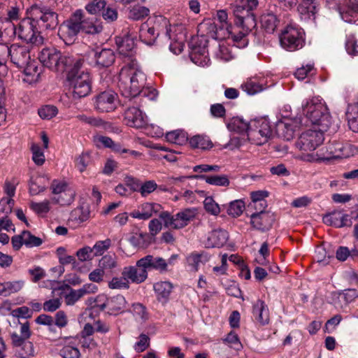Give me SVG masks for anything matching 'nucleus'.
<instances>
[{"instance_id":"f257e3e1","label":"nucleus","mask_w":358,"mask_h":358,"mask_svg":"<svg viewBox=\"0 0 358 358\" xmlns=\"http://www.w3.org/2000/svg\"><path fill=\"white\" fill-rule=\"evenodd\" d=\"M129 60L120 72L118 83L122 94L128 98L138 96L146 83V76L136 60Z\"/></svg>"},{"instance_id":"f03ea898","label":"nucleus","mask_w":358,"mask_h":358,"mask_svg":"<svg viewBox=\"0 0 358 358\" xmlns=\"http://www.w3.org/2000/svg\"><path fill=\"white\" fill-rule=\"evenodd\" d=\"M36 22L29 16L20 21L17 27H15L13 23H8V27L4 28L1 34H5L10 38L17 35L18 37L27 42L34 45H41L43 42V38L41 35L40 31L36 28Z\"/></svg>"},{"instance_id":"7ed1b4c3","label":"nucleus","mask_w":358,"mask_h":358,"mask_svg":"<svg viewBox=\"0 0 358 358\" xmlns=\"http://www.w3.org/2000/svg\"><path fill=\"white\" fill-rule=\"evenodd\" d=\"M17 67L22 68L31 60L30 50L27 46L13 44L10 47L0 43V76L4 77L8 72L6 65L8 57Z\"/></svg>"},{"instance_id":"20e7f679","label":"nucleus","mask_w":358,"mask_h":358,"mask_svg":"<svg viewBox=\"0 0 358 358\" xmlns=\"http://www.w3.org/2000/svg\"><path fill=\"white\" fill-rule=\"evenodd\" d=\"M83 63V59L78 57L72 66L66 71L69 86L73 90V96L78 99L87 96L91 91L90 74L80 69Z\"/></svg>"},{"instance_id":"39448f33","label":"nucleus","mask_w":358,"mask_h":358,"mask_svg":"<svg viewBox=\"0 0 358 358\" xmlns=\"http://www.w3.org/2000/svg\"><path fill=\"white\" fill-rule=\"evenodd\" d=\"M304 117L321 130H327L331 124V117L327 106L320 97H313L302 103Z\"/></svg>"},{"instance_id":"423d86ee","label":"nucleus","mask_w":358,"mask_h":358,"mask_svg":"<svg viewBox=\"0 0 358 358\" xmlns=\"http://www.w3.org/2000/svg\"><path fill=\"white\" fill-rule=\"evenodd\" d=\"M328 155L317 153H301L297 158L308 162L329 161L331 159L346 158L354 155L353 146L348 143L334 142L327 149Z\"/></svg>"},{"instance_id":"0eeeda50","label":"nucleus","mask_w":358,"mask_h":358,"mask_svg":"<svg viewBox=\"0 0 358 358\" xmlns=\"http://www.w3.org/2000/svg\"><path fill=\"white\" fill-rule=\"evenodd\" d=\"M38 59L43 66L53 71L64 72L72 66L78 57L69 54H62L55 48H43Z\"/></svg>"},{"instance_id":"6e6552de","label":"nucleus","mask_w":358,"mask_h":358,"mask_svg":"<svg viewBox=\"0 0 358 358\" xmlns=\"http://www.w3.org/2000/svg\"><path fill=\"white\" fill-rule=\"evenodd\" d=\"M280 43L282 48L288 51H295L304 45L303 31L296 25H287L281 32Z\"/></svg>"},{"instance_id":"1a4fd4ad","label":"nucleus","mask_w":358,"mask_h":358,"mask_svg":"<svg viewBox=\"0 0 358 358\" xmlns=\"http://www.w3.org/2000/svg\"><path fill=\"white\" fill-rule=\"evenodd\" d=\"M272 135L270 122L265 118L250 120V127L248 130V140L257 145L268 142Z\"/></svg>"},{"instance_id":"9d476101","label":"nucleus","mask_w":358,"mask_h":358,"mask_svg":"<svg viewBox=\"0 0 358 358\" xmlns=\"http://www.w3.org/2000/svg\"><path fill=\"white\" fill-rule=\"evenodd\" d=\"M92 309L97 308L101 310H108L111 315H118L127 310V302L125 298L117 294L108 298L106 295L99 294L96 296Z\"/></svg>"},{"instance_id":"9b49d317","label":"nucleus","mask_w":358,"mask_h":358,"mask_svg":"<svg viewBox=\"0 0 358 358\" xmlns=\"http://www.w3.org/2000/svg\"><path fill=\"white\" fill-rule=\"evenodd\" d=\"M195 215L196 213L194 209L186 208L173 215L168 211H163L160 213L159 217L164 222L165 227L180 229L188 225Z\"/></svg>"},{"instance_id":"f8f14e48","label":"nucleus","mask_w":358,"mask_h":358,"mask_svg":"<svg viewBox=\"0 0 358 358\" xmlns=\"http://www.w3.org/2000/svg\"><path fill=\"white\" fill-rule=\"evenodd\" d=\"M324 130L308 129L303 132L296 141V147L301 152H312L319 147L324 141Z\"/></svg>"},{"instance_id":"ddd939ff","label":"nucleus","mask_w":358,"mask_h":358,"mask_svg":"<svg viewBox=\"0 0 358 358\" xmlns=\"http://www.w3.org/2000/svg\"><path fill=\"white\" fill-rule=\"evenodd\" d=\"M28 12L36 23L41 22L45 29L53 28L57 24L56 13L41 4L32 5Z\"/></svg>"},{"instance_id":"4468645a","label":"nucleus","mask_w":358,"mask_h":358,"mask_svg":"<svg viewBox=\"0 0 358 358\" xmlns=\"http://www.w3.org/2000/svg\"><path fill=\"white\" fill-rule=\"evenodd\" d=\"M160 21V23L165 27L164 34L170 41V50L176 55L180 54L183 50L185 41V35L182 32V28L176 25L168 27L169 22L166 18H161Z\"/></svg>"},{"instance_id":"2eb2a0df","label":"nucleus","mask_w":358,"mask_h":358,"mask_svg":"<svg viewBox=\"0 0 358 358\" xmlns=\"http://www.w3.org/2000/svg\"><path fill=\"white\" fill-rule=\"evenodd\" d=\"M83 18V11L82 10H76L69 20L64 22L59 31L62 37L67 38L66 40L71 41L82 30V19Z\"/></svg>"},{"instance_id":"dca6fc26","label":"nucleus","mask_w":358,"mask_h":358,"mask_svg":"<svg viewBox=\"0 0 358 358\" xmlns=\"http://www.w3.org/2000/svg\"><path fill=\"white\" fill-rule=\"evenodd\" d=\"M117 94L113 91H104L94 99V108L99 112H110L116 108Z\"/></svg>"},{"instance_id":"f3484780","label":"nucleus","mask_w":358,"mask_h":358,"mask_svg":"<svg viewBox=\"0 0 358 358\" xmlns=\"http://www.w3.org/2000/svg\"><path fill=\"white\" fill-rule=\"evenodd\" d=\"M275 221L274 215L266 210L254 213L250 215V224L252 227L262 232L271 229Z\"/></svg>"},{"instance_id":"a211bd4d","label":"nucleus","mask_w":358,"mask_h":358,"mask_svg":"<svg viewBox=\"0 0 358 358\" xmlns=\"http://www.w3.org/2000/svg\"><path fill=\"white\" fill-rule=\"evenodd\" d=\"M282 118L277 122L276 131L279 136L289 141L293 138L295 129L300 124H302L303 120L301 118L290 119L287 115H282Z\"/></svg>"},{"instance_id":"6ab92c4d","label":"nucleus","mask_w":358,"mask_h":358,"mask_svg":"<svg viewBox=\"0 0 358 358\" xmlns=\"http://www.w3.org/2000/svg\"><path fill=\"white\" fill-rule=\"evenodd\" d=\"M162 206L155 202H145L138 206L137 209L130 213V216L133 218L147 220L155 215H158L163 212Z\"/></svg>"},{"instance_id":"aec40b11","label":"nucleus","mask_w":358,"mask_h":358,"mask_svg":"<svg viewBox=\"0 0 358 358\" xmlns=\"http://www.w3.org/2000/svg\"><path fill=\"white\" fill-rule=\"evenodd\" d=\"M258 4V0H236L232 6L233 12L236 17L243 22L245 17L252 18L251 11L255 9Z\"/></svg>"},{"instance_id":"412c9836","label":"nucleus","mask_w":358,"mask_h":358,"mask_svg":"<svg viewBox=\"0 0 358 358\" xmlns=\"http://www.w3.org/2000/svg\"><path fill=\"white\" fill-rule=\"evenodd\" d=\"M124 120L127 125L136 128H142L148 122L145 114L136 107H130L125 110Z\"/></svg>"},{"instance_id":"4be33fe9","label":"nucleus","mask_w":358,"mask_h":358,"mask_svg":"<svg viewBox=\"0 0 358 358\" xmlns=\"http://www.w3.org/2000/svg\"><path fill=\"white\" fill-rule=\"evenodd\" d=\"M136 266L145 268L146 271L154 269L161 273L168 271L166 260L160 257L148 255L136 262Z\"/></svg>"},{"instance_id":"5701e85b","label":"nucleus","mask_w":358,"mask_h":358,"mask_svg":"<svg viewBox=\"0 0 358 358\" xmlns=\"http://www.w3.org/2000/svg\"><path fill=\"white\" fill-rule=\"evenodd\" d=\"M323 222L338 228L350 227L352 224V221L349 218L348 215L343 213L342 211H334L325 215L323 217Z\"/></svg>"},{"instance_id":"b1692460","label":"nucleus","mask_w":358,"mask_h":358,"mask_svg":"<svg viewBox=\"0 0 358 358\" xmlns=\"http://www.w3.org/2000/svg\"><path fill=\"white\" fill-rule=\"evenodd\" d=\"M122 275L126 276L132 283L140 284L148 278V271L140 266H129L123 268Z\"/></svg>"},{"instance_id":"393cba45","label":"nucleus","mask_w":358,"mask_h":358,"mask_svg":"<svg viewBox=\"0 0 358 358\" xmlns=\"http://www.w3.org/2000/svg\"><path fill=\"white\" fill-rule=\"evenodd\" d=\"M22 68H24L22 77L23 82L31 85L39 80L42 68L36 61L31 60Z\"/></svg>"},{"instance_id":"a878e982","label":"nucleus","mask_w":358,"mask_h":358,"mask_svg":"<svg viewBox=\"0 0 358 358\" xmlns=\"http://www.w3.org/2000/svg\"><path fill=\"white\" fill-rule=\"evenodd\" d=\"M228 238L229 234L226 230L215 229L209 233L205 245L206 248H220L227 243Z\"/></svg>"},{"instance_id":"bb28decb","label":"nucleus","mask_w":358,"mask_h":358,"mask_svg":"<svg viewBox=\"0 0 358 358\" xmlns=\"http://www.w3.org/2000/svg\"><path fill=\"white\" fill-rule=\"evenodd\" d=\"M118 257L115 253H108L99 259L98 266L106 273H113L119 269Z\"/></svg>"},{"instance_id":"cd10ccee","label":"nucleus","mask_w":358,"mask_h":358,"mask_svg":"<svg viewBox=\"0 0 358 358\" xmlns=\"http://www.w3.org/2000/svg\"><path fill=\"white\" fill-rule=\"evenodd\" d=\"M60 202L59 198L54 196L50 200L45 199L41 202L31 201L29 207L36 214L43 217L50 210L52 203L56 204Z\"/></svg>"},{"instance_id":"c85d7f7f","label":"nucleus","mask_w":358,"mask_h":358,"mask_svg":"<svg viewBox=\"0 0 358 358\" xmlns=\"http://www.w3.org/2000/svg\"><path fill=\"white\" fill-rule=\"evenodd\" d=\"M96 64L100 67H108L115 62V54L111 49L103 48L94 55Z\"/></svg>"},{"instance_id":"c756f323","label":"nucleus","mask_w":358,"mask_h":358,"mask_svg":"<svg viewBox=\"0 0 358 358\" xmlns=\"http://www.w3.org/2000/svg\"><path fill=\"white\" fill-rule=\"evenodd\" d=\"M253 316L261 324H266L269 320L268 309L265 303L262 300H257L253 305Z\"/></svg>"},{"instance_id":"7c9ffc66","label":"nucleus","mask_w":358,"mask_h":358,"mask_svg":"<svg viewBox=\"0 0 358 358\" xmlns=\"http://www.w3.org/2000/svg\"><path fill=\"white\" fill-rule=\"evenodd\" d=\"M116 44L119 53L124 56L131 57L136 44L133 38L127 36L124 38H116Z\"/></svg>"},{"instance_id":"2f4dec72","label":"nucleus","mask_w":358,"mask_h":358,"mask_svg":"<svg viewBox=\"0 0 358 358\" xmlns=\"http://www.w3.org/2000/svg\"><path fill=\"white\" fill-rule=\"evenodd\" d=\"M153 287L158 300L166 303L173 289L172 284L168 281H161L155 283Z\"/></svg>"},{"instance_id":"473e14b6","label":"nucleus","mask_w":358,"mask_h":358,"mask_svg":"<svg viewBox=\"0 0 358 358\" xmlns=\"http://www.w3.org/2000/svg\"><path fill=\"white\" fill-rule=\"evenodd\" d=\"M159 35V31H157L156 33V28L155 27H149L147 23L143 24L140 28L139 37L147 45H152Z\"/></svg>"},{"instance_id":"72a5a7b5","label":"nucleus","mask_w":358,"mask_h":358,"mask_svg":"<svg viewBox=\"0 0 358 358\" xmlns=\"http://www.w3.org/2000/svg\"><path fill=\"white\" fill-rule=\"evenodd\" d=\"M24 286L23 280L7 281L0 283V295L3 296H10L12 294L20 292Z\"/></svg>"},{"instance_id":"f704fd0d","label":"nucleus","mask_w":358,"mask_h":358,"mask_svg":"<svg viewBox=\"0 0 358 358\" xmlns=\"http://www.w3.org/2000/svg\"><path fill=\"white\" fill-rule=\"evenodd\" d=\"M18 323L20 324V334H18L15 331L10 333L12 345H20V343H22V342H23V341L28 340L31 336V331L30 329L29 323L28 322H26L24 323Z\"/></svg>"},{"instance_id":"c9c22d12","label":"nucleus","mask_w":358,"mask_h":358,"mask_svg":"<svg viewBox=\"0 0 358 358\" xmlns=\"http://www.w3.org/2000/svg\"><path fill=\"white\" fill-rule=\"evenodd\" d=\"M192 178L195 179L203 180L206 181V183L215 186L228 187L230 184V181L227 175H195Z\"/></svg>"},{"instance_id":"e433bc0d","label":"nucleus","mask_w":358,"mask_h":358,"mask_svg":"<svg viewBox=\"0 0 358 358\" xmlns=\"http://www.w3.org/2000/svg\"><path fill=\"white\" fill-rule=\"evenodd\" d=\"M103 26L100 20L94 17L86 18L83 16L82 19V30L87 34H95L100 33Z\"/></svg>"},{"instance_id":"4c0bfd02","label":"nucleus","mask_w":358,"mask_h":358,"mask_svg":"<svg viewBox=\"0 0 358 358\" xmlns=\"http://www.w3.org/2000/svg\"><path fill=\"white\" fill-rule=\"evenodd\" d=\"M50 189L54 194H59L64 192L65 194L69 195V198L65 201H61L60 203L69 204L73 201L75 193L71 190H67V185L65 182L53 180Z\"/></svg>"},{"instance_id":"58836bf2","label":"nucleus","mask_w":358,"mask_h":358,"mask_svg":"<svg viewBox=\"0 0 358 358\" xmlns=\"http://www.w3.org/2000/svg\"><path fill=\"white\" fill-rule=\"evenodd\" d=\"M279 20L273 13H264L261 17L262 27L268 33H273L279 24Z\"/></svg>"},{"instance_id":"ea45409f","label":"nucleus","mask_w":358,"mask_h":358,"mask_svg":"<svg viewBox=\"0 0 358 358\" xmlns=\"http://www.w3.org/2000/svg\"><path fill=\"white\" fill-rule=\"evenodd\" d=\"M346 115L350 129L354 132H358V103L348 106Z\"/></svg>"},{"instance_id":"a19ab883","label":"nucleus","mask_w":358,"mask_h":358,"mask_svg":"<svg viewBox=\"0 0 358 358\" xmlns=\"http://www.w3.org/2000/svg\"><path fill=\"white\" fill-rule=\"evenodd\" d=\"M209 261V256L207 253L201 252V253H196L193 252L191 253L187 257V262L189 266L192 267V268L194 271H197L199 266L201 264H203L206 262Z\"/></svg>"},{"instance_id":"79ce46f5","label":"nucleus","mask_w":358,"mask_h":358,"mask_svg":"<svg viewBox=\"0 0 358 358\" xmlns=\"http://www.w3.org/2000/svg\"><path fill=\"white\" fill-rule=\"evenodd\" d=\"M241 89L248 95H255L264 90L262 84L259 83L257 78H248L241 86Z\"/></svg>"},{"instance_id":"37998d69","label":"nucleus","mask_w":358,"mask_h":358,"mask_svg":"<svg viewBox=\"0 0 358 358\" xmlns=\"http://www.w3.org/2000/svg\"><path fill=\"white\" fill-rule=\"evenodd\" d=\"M17 348V355L20 358H30L34 355V345L31 342L23 341L20 345H13Z\"/></svg>"},{"instance_id":"c03bdc74","label":"nucleus","mask_w":358,"mask_h":358,"mask_svg":"<svg viewBox=\"0 0 358 358\" xmlns=\"http://www.w3.org/2000/svg\"><path fill=\"white\" fill-rule=\"evenodd\" d=\"M189 145L194 148L208 150L213 147V143L208 137L196 135L189 139Z\"/></svg>"},{"instance_id":"a18cd8bd","label":"nucleus","mask_w":358,"mask_h":358,"mask_svg":"<svg viewBox=\"0 0 358 358\" xmlns=\"http://www.w3.org/2000/svg\"><path fill=\"white\" fill-rule=\"evenodd\" d=\"M297 10L302 20L305 21L315 20L317 9L313 3H309L308 6L299 5Z\"/></svg>"},{"instance_id":"49530a36","label":"nucleus","mask_w":358,"mask_h":358,"mask_svg":"<svg viewBox=\"0 0 358 358\" xmlns=\"http://www.w3.org/2000/svg\"><path fill=\"white\" fill-rule=\"evenodd\" d=\"M166 138L167 141L171 143L182 145L187 141V135L182 130H175L168 132Z\"/></svg>"},{"instance_id":"de8ad7c7","label":"nucleus","mask_w":358,"mask_h":358,"mask_svg":"<svg viewBox=\"0 0 358 358\" xmlns=\"http://www.w3.org/2000/svg\"><path fill=\"white\" fill-rule=\"evenodd\" d=\"M229 127L232 130L238 133L246 132L248 134V130H250V121L248 122L241 117H234L229 124Z\"/></svg>"},{"instance_id":"09e8293b","label":"nucleus","mask_w":358,"mask_h":358,"mask_svg":"<svg viewBox=\"0 0 358 358\" xmlns=\"http://www.w3.org/2000/svg\"><path fill=\"white\" fill-rule=\"evenodd\" d=\"M108 287L112 289H127L129 281L126 276L114 277L108 282Z\"/></svg>"},{"instance_id":"8fccbe9b","label":"nucleus","mask_w":358,"mask_h":358,"mask_svg":"<svg viewBox=\"0 0 358 358\" xmlns=\"http://www.w3.org/2000/svg\"><path fill=\"white\" fill-rule=\"evenodd\" d=\"M44 177H37L35 179H31L29 183V193L31 195H37L43 192L46 189L45 185H43Z\"/></svg>"},{"instance_id":"3c124183","label":"nucleus","mask_w":358,"mask_h":358,"mask_svg":"<svg viewBox=\"0 0 358 358\" xmlns=\"http://www.w3.org/2000/svg\"><path fill=\"white\" fill-rule=\"evenodd\" d=\"M224 343H226L229 348L239 351L242 349L243 345L239 340L238 335L234 332H229L227 337L223 340Z\"/></svg>"},{"instance_id":"603ef678","label":"nucleus","mask_w":358,"mask_h":358,"mask_svg":"<svg viewBox=\"0 0 358 358\" xmlns=\"http://www.w3.org/2000/svg\"><path fill=\"white\" fill-rule=\"evenodd\" d=\"M244 208V203L241 200H236L229 203L227 213L234 217H236L242 214Z\"/></svg>"},{"instance_id":"864d4df0","label":"nucleus","mask_w":358,"mask_h":358,"mask_svg":"<svg viewBox=\"0 0 358 358\" xmlns=\"http://www.w3.org/2000/svg\"><path fill=\"white\" fill-rule=\"evenodd\" d=\"M130 311L133 313L136 320L145 321L148 319L146 308L141 303H134L132 305V309Z\"/></svg>"},{"instance_id":"5fc2aeb1","label":"nucleus","mask_w":358,"mask_h":358,"mask_svg":"<svg viewBox=\"0 0 358 358\" xmlns=\"http://www.w3.org/2000/svg\"><path fill=\"white\" fill-rule=\"evenodd\" d=\"M157 184L154 180H146L141 183L139 192L142 197H147L157 188Z\"/></svg>"},{"instance_id":"6e6d98bb","label":"nucleus","mask_w":358,"mask_h":358,"mask_svg":"<svg viewBox=\"0 0 358 358\" xmlns=\"http://www.w3.org/2000/svg\"><path fill=\"white\" fill-rule=\"evenodd\" d=\"M150 10L141 6H134L129 11V17L135 20L142 19L149 15Z\"/></svg>"},{"instance_id":"4d7b16f0","label":"nucleus","mask_w":358,"mask_h":358,"mask_svg":"<svg viewBox=\"0 0 358 358\" xmlns=\"http://www.w3.org/2000/svg\"><path fill=\"white\" fill-rule=\"evenodd\" d=\"M205 210L213 215H217L220 213V207L211 196H208L203 201Z\"/></svg>"},{"instance_id":"13d9d810","label":"nucleus","mask_w":358,"mask_h":358,"mask_svg":"<svg viewBox=\"0 0 358 358\" xmlns=\"http://www.w3.org/2000/svg\"><path fill=\"white\" fill-rule=\"evenodd\" d=\"M199 51L196 49H194L191 55L192 61L199 66H207L209 62V59L205 55L206 52V48H203L201 50L200 55L202 56V58H200V55H198Z\"/></svg>"},{"instance_id":"bf43d9fd","label":"nucleus","mask_w":358,"mask_h":358,"mask_svg":"<svg viewBox=\"0 0 358 358\" xmlns=\"http://www.w3.org/2000/svg\"><path fill=\"white\" fill-rule=\"evenodd\" d=\"M111 245V241L107 238L104 241H97L91 249H93V255H101L106 251Z\"/></svg>"},{"instance_id":"052dcab7","label":"nucleus","mask_w":358,"mask_h":358,"mask_svg":"<svg viewBox=\"0 0 358 358\" xmlns=\"http://www.w3.org/2000/svg\"><path fill=\"white\" fill-rule=\"evenodd\" d=\"M32 152V160L38 165L41 166L45 162V155L40 146L37 144H32L31 147Z\"/></svg>"},{"instance_id":"680f3d73","label":"nucleus","mask_w":358,"mask_h":358,"mask_svg":"<svg viewBox=\"0 0 358 358\" xmlns=\"http://www.w3.org/2000/svg\"><path fill=\"white\" fill-rule=\"evenodd\" d=\"M24 245L29 248L38 247L43 243L41 238L31 234L28 231H23Z\"/></svg>"},{"instance_id":"e2e57ef3","label":"nucleus","mask_w":358,"mask_h":358,"mask_svg":"<svg viewBox=\"0 0 358 358\" xmlns=\"http://www.w3.org/2000/svg\"><path fill=\"white\" fill-rule=\"evenodd\" d=\"M76 118L84 123H86L87 124H90L92 127H102L103 125V121L99 117H95L93 116H87L85 114H80L76 116Z\"/></svg>"},{"instance_id":"0e129e2a","label":"nucleus","mask_w":358,"mask_h":358,"mask_svg":"<svg viewBox=\"0 0 358 358\" xmlns=\"http://www.w3.org/2000/svg\"><path fill=\"white\" fill-rule=\"evenodd\" d=\"M57 108L54 106L47 105L38 110V115L42 119L50 120L57 114Z\"/></svg>"},{"instance_id":"69168bd1","label":"nucleus","mask_w":358,"mask_h":358,"mask_svg":"<svg viewBox=\"0 0 358 358\" xmlns=\"http://www.w3.org/2000/svg\"><path fill=\"white\" fill-rule=\"evenodd\" d=\"M105 6L106 3L103 0H94L92 2L86 5L85 9L89 13L96 15L99 13Z\"/></svg>"},{"instance_id":"338daca9","label":"nucleus","mask_w":358,"mask_h":358,"mask_svg":"<svg viewBox=\"0 0 358 358\" xmlns=\"http://www.w3.org/2000/svg\"><path fill=\"white\" fill-rule=\"evenodd\" d=\"M59 355L63 358H80V355L78 349L71 345L64 346L60 350Z\"/></svg>"},{"instance_id":"774afa93","label":"nucleus","mask_w":358,"mask_h":358,"mask_svg":"<svg viewBox=\"0 0 358 358\" xmlns=\"http://www.w3.org/2000/svg\"><path fill=\"white\" fill-rule=\"evenodd\" d=\"M15 201L11 198H3L0 201V213L8 215L10 214L14 206Z\"/></svg>"}]
</instances>
